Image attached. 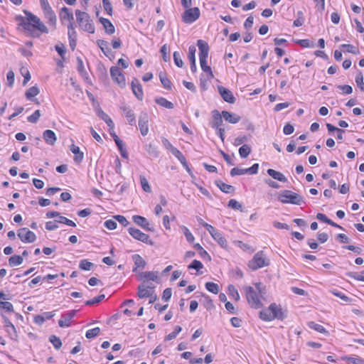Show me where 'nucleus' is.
<instances>
[{"mask_svg": "<svg viewBox=\"0 0 364 364\" xmlns=\"http://www.w3.org/2000/svg\"><path fill=\"white\" fill-rule=\"evenodd\" d=\"M24 13L26 15V20L23 17L20 16L22 21L21 26L26 31L28 32L32 37L38 38L41 33H48V28L38 16L28 11H24Z\"/></svg>", "mask_w": 364, "mask_h": 364, "instance_id": "nucleus-1", "label": "nucleus"}, {"mask_svg": "<svg viewBox=\"0 0 364 364\" xmlns=\"http://www.w3.org/2000/svg\"><path fill=\"white\" fill-rule=\"evenodd\" d=\"M255 286V287L245 286L242 289L245 293L248 304L251 308L257 309L262 306V298L265 292L264 287L260 282L256 283Z\"/></svg>", "mask_w": 364, "mask_h": 364, "instance_id": "nucleus-2", "label": "nucleus"}, {"mask_svg": "<svg viewBox=\"0 0 364 364\" xmlns=\"http://www.w3.org/2000/svg\"><path fill=\"white\" fill-rule=\"evenodd\" d=\"M278 200L282 203H290L298 205L304 203L303 196L289 190L281 191L278 194Z\"/></svg>", "mask_w": 364, "mask_h": 364, "instance_id": "nucleus-3", "label": "nucleus"}, {"mask_svg": "<svg viewBox=\"0 0 364 364\" xmlns=\"http://www.w3.org/2000/svg\"><path fill=\"white\" fill-rule=\"evenodd\" d=\"M76 21L79 26L90 33H95V26L88 14L80 10L75 11Z\"/></svg>", "mask_w": 364, "mask_h": 364, "instance_id": "nucleus-4", "label": "nucleus"}, {"mask_svg": "<svg viewBox=\"0 0 364 364\" xmlns=\"http://www.w3.org/2000/svg\"><path fill=\"white\" fill-rule=\"evenodd\" d=\"M269 264V259L265 257L263 251L257 252L253 258L248 262L247 266L252 271L267 267Z\"/></svg>", "mask_w": 364, "mask_h": 364, "instance_id": "nucleus-5", "label": "nucleus"}, {"mask_svg": "<svg viewBox=\"0 0 364 364\" xmlns=\"http://www.w3.org/2000/svg\"><path fill=\"white\" fill-rule=\"evenodd\" d=\"M128 232L135 240L147 245H154V242L150 239L149 236L142 232L140 230L131 227L128 228Z\"/></svg>", "mask_w": 364, "mask_h": 364, "instance_id": "nucleus-6", "label": "nucleus"}, {"mask_svg": "<svg viewBox=\"0 0 364 364\" xmlns=\"http://www.w3.org/2000/svg\"><path fill=\"white\" fill-rule=\"evenodd\" d=\"M200 17V10L198 7L187 8L182 16V20L186 23H192Z\"/></svg>", "mask_w": 364, "mask_h": 364, "instance_id": "nucleus-7", "label": "nucleus"}, {"mask_svg": "<svg viewBox=\"0 0 364 364\" xmlns=\"http://www.w3.org/2000/svg\"><path fill=\"white\" fill-rule=\"evenodd\" d=\"M17 235L21 242L24 243H32L36 241V235L27 228H22L18 230Z\"/></svg>", "mask_w": 364, "mask_h": 364, "instance_id": "nucleus-8", "label": "nucleus"}, {"mask_svg": "<svg viewBox=\"0 0 364 364\" xmlns=\"http://www.w3.org/2000/svg\"><path fill=\"white\" fill-rule=\"evenodd\" d=\"M110 75L112 80L117 82L121 87H124L126 85L125 77L117 66H113L110 68Z\"/></svg>", "mask_w": 364, "mask_h": 364, "instance_id": "nucleus-9", "label": "nucleus"}, {"mask_svg": "<svg viewBox=\"0 0 364 364\" xmlns=\"http://www.w3.org/2000/svg\"><path fill=\"white\" fill-rule=\"evenodd\" d=\"M132 220L136 225L142 228L144 230L154 232L155 230L154 226L148 222L146 218L135 215L132 216Z\"/></svg>", "mask_w": 364, "mask_h": 364, "instance_id": "nucleus-10", "label": "nucleus"}, {"mask_svg": "<svg viewBox=\"0 0 364 364\" xmlns=\"http://www.w3.org/2000/svg\"><path fill=\"white\" fill-rule=\"evenodd\" d=\"M76 312V310H71L63 313L61 316V318L58 321V325L62 328L70 326V321L75 316Z\"/></svg>", "mask_w": 364, "mask_h": 364, "instance_id": "nucleus-11", "label": "nucleus"}, {"mask_svg": "<svg viewBox=\"0 0 364 364\" xmlns=\"http://www.w3.org/2000/svg\"><path fill=\"white\" fill-rule=\"evenodd\" d=\"M149 115L146 112H141L139 117V127L141 135L146 136L149 132Z\"/></svg>", "mask_w": 364, "mask_h": 364, "instance_id": "nucleus-12", "label": "nucleus"}, {"mask_svg": "<svg viewBox=\"0 0 364 364\" xmlns=\"http://www.w3.org/2000/svg\"><path fill=\"white\" fill-rule=\"evenodd\" d=\"M218 92L220 95L221 97L224 101L233 104L235 102V97H234L232 92L228 90V88L223 86L218 87Z\"/></svg>", "mask_w": 364, "mask_h": 364, "instance_id": "nucleus-13", "label": "nucleus"}, {"mask_svg": "<svg viewBox=\"0 0 364 364\" xmlns=\"http://www.w3.org/2000/svg\"><path fill=\"white\" fill-rule=\"evenodd\" d=\"M132 90L133 94L139 100H142L144 97V92L142 86L137 78H134L131 83Z\"/></svg>", "mask_w": 364, "mask_h": 364, "instance_id": "nucleus-14", "label": "nucleus"}, {"mask_svg": "<svg viewBox=\"0 0 364 364\" xmlns=\"http://www.w3.org/2000/svg\"><path fill=\"white\" fill-rule=\"evenodd\" d=\"M197 46L199 49V60H207L209 52V46L203 40H198Z\"/></svg>", "mask_w": 364, "mask_h": 364, "instance_id": "nucleus-15", "label": "nucleus"}, {"mask_svg": "<svg viewBox=\"0 0 364 364\" xmlns=\"http://www.w3.org/2000/svg\"><path fill=\"white\" fill-rule=\"evenodd\" d=\"M212 114V121L210 122V125L213 129H218L221 127L223 124V112L220 113V112L217 109H215L211 112Z\"/></svg>", "mask_w": 364, "mask_h": 364, "instance_id": "nucleus-16", "label": "nucleus"}, {"mask_svg": "<svg viewBox=\"0 0 364 364\" xmlns=\"http://www.w3.org/2000/svg\"><path fill=\"white\" fill-rule=\"evenodd\" d=\"M45 18L47 19V22L49 25L52 26L53 28H55L57 18L55 12L52 9L51 6L43 10Z\"/></svg>", "mask_w": 364, "mask_h": 364, "instance_id": "nucleus-17", "label": "nucleus"}, {"mask_svg": "<svg viewBox=\"0 0 364 364\" xmlns=\"http://www.w3.org/2000/svg\"><path fill=\"white\" fill-rule=\"evenodd\" d=\"M153 287L150 286H145L144 284H140L138 287L137 296L140 299L151 296L154 291Z\"/></svg>", "mask_w": 364, "mask_h": 364, "instance_id": "nucleus-18", "label": "nucleus"}, {"mask_svg": "<svg viewBox=\"0 0 364 364\" xmlns=\"http://www.w3.org/2000/svg\"><path fill=\"white\" fill-rule=\"evenodd\" d=\"M4 321L5 323L6 331L9 333L10 338L13 340H16L18 336L16 328L14 326V324L6 317H4Z\"/></svg>", "mask_w": 364, "mask_h": 364, "instance_id": "nucleus-19", "label": "nucleus"}, {"mask_svg": "<svg viewBox=\"0 0 364 364\" xmlns=\"http://www.w3.org/2000/svg\"><path fill=\"white\" fill-rule=\"evenodd\" d=\"M269 307L274 319L283 320L285 318L282 308L275 303L271 304Z\"/></svg>", "mask_w": 364, "mask_h": 364, "instance_id": "nucleus-20", "label": "nucleus"}, {"mask_svg": "<svg viewBox=\"0 0 364 364\" xmlns=\"http://www.w3.org/2000/svg\"><path fill=\"white\" fill-rule=\"evenodd\" d=\"M121 109L123 111L129 124L131 125L135 124L136 118L132 109L127 106L121 107Z\"/></svg>", "mask_w": 364, "mask_h": 364, "instance_id": "nucleus-21", "label": "nucleus"}, {"mask_svg": "<svg viewBox=\"0 0 364 364\" xmlns=\"http://www.w3.org/2000/svg\"><path fill=\"white\" fill-rule=\"evenodd\" d=\"M43 137L45 141L50 145H53L57 140L55 132L50 129L45 130L43 133Z\"/></svg>", "mask_w": 364, "mask_h": 364, "instance_id": "nucleus-22", "label": "nucleus"}, {"mask_svg": "<svg viewBox=\"0 0 364 364\" xmlns=\"http://www.w3.org/2000/svg\"><path fill=\"white\" fill-rule=\"evenodd\" d=\"M132 258L134 262L133 272H136L139 268L144 269L145 267L146 262L139 255L135 254L132 255Z\"/></svg>", "mask_w": 364, "mask_h": 364, "instance_id": "nucleus-23", "label": "nucleus"}, {"mask_svg": "<svg viewBox=\"0 0 364 364\" xmlns=\"http://www.w3.org/2000/svg\"><path fill=\"white\" fill-rule=\"evenodd\" d=\"M223 119L231 124H236L240 120V117L235 113L230 112L228 111H222Z\"/></svg>", "mask_w": 364, "mask_h": 364, "instance_id": "nucleus-24", "label": "nucleus"}, {"mask_svg": "<svg viewBox=\"0 0 364 364\" xmlns=\"http://www.w3.org/2000/svg\"><path fill=\"white\" fill-rule=\"evenodd\" d=\"M59 16H60V19L62 22L67 20L69 21V23L70 22H72L74 18L73 13L70 11V10L68 8H67L65 6H64L61 9Z\"/></svg>", "mask_w": 364, "mask_h": 364, "instance_id": "nucleus-25", "label": "nucleus"}, {"mask_svg": "<svg viewBox=\"0 0 364 364\" xmlns=\"http://www.w3.org/2000/svg\"><path fill=\"white\" fill-rule=\"evenodd\" d=\"M100 21L102 24V26L105 30V32L107 34L112 35L114 33V31H115L114 26L109 19L101 17L100 18Z\"/></svg>", "mask_w": 364, "mask_h": 364, "instance_id": "nucleus-26", "label": "nucleus"}, {"mask_svg": "<svg viewBox=\"0 0 364 364\" xmlns=\"http://www.w3.org/2000/svg\"><path fill=\"white\" fill-rule=\"evenodd\" d=\"M267 172L268 175H269L271 177H272L275 180H277L280 182H284V183L287 181V178H286V176L281 172H279V171H275L272 168H269Z\"/></svg>", "mask_w": 364, "mask_h": 364, "instance_id": "nucleus-27", "label": "nucleus"}, {"mask_svg": "<svg viewBox=\"0 0 364 364\" xmlns=\"http://www.w3.org/2000/svg\"><path fill=\"white\" fill-rule=\"evenodd\" d=\"M215 184L220 189L221 191L225 193L234 192L235 188L232 186L226 184L220 180H216Z\"/></svg>", "mask_w": 364, "mask_h": 364, "instance_id": "nucleus-28", "label": "nucleus"}, {"mask_svg": "<svg viewBox=\"0 0 364 364\" xmlns=\"http://www.w3.org/2000/svg\"><path fill=\"white\" fill-rule=\"evenodd\" d=\"M70 150L75 154L74 160L76 163H80L84 157L83 153L80 151L79 146L72 144Z\"/></svg>", "mask_w": 364, "mask_h": 364, "instance_id": "nucleus-29", "label": "nucleus"}, {"mask_svg": "<svg viewBox=\"0 0 364 364\" xmlns=\"http://www.w3.org/2000/svg\"><path fill=\"white\" fill-rule=\"evenodd\" d=\"M98 117L102 119L110 128V129H114V124L112 119L102 109H100L97 112Z\"/></svg>", "mask_w": 364, "mask_h": 364, "instance_id": "nucleus-30", "label": "nucleus"}, {"mask_svg": "<svg viewBox=\"0 0 364 364\" xmlns=\"http://www.w3.org/2000/svg\"><path fill=\"white\" fill-rule=\"evenodd\" d=\"M218 244L223 249L228 248V242L223 234L219 231L213 237Z\"/></svg>", "mask_w": 364, "mask_h": 364, "instance_id": "nucleus-31", "label": "nucleus"}, {"mask_svg": "<svg viewBox=\"0 0 364 364\" xmlns=\"http://www.w3.org/2000/svg\"><path fill=\"white\" fill-rule=\"evenodd\" d=\"M155 102L157 105L167 109H173L174 107L173 104L171 102L167 100L166 98L163 97H156L155 99Z\"/></svg>", "mask_w": 364, "mask_h": 364, "instance_id": "nucleus-32", "label": "nucleus"}, {"mask_svg": "<svg viewBox=\"0 0 364 364\" xmlns=\"http://www.w3.org/2000/svg\"><path fill=\"white\" fill-rule=\"evenodd\" d=\"M271 311L269 310V307L262 310L259 312V318L265 321H270L274 320V317L272 316Z\"/></svg>", "mask_w": 364, "mask_h": 364, "instance_id": "nucleus-33", "label": "nucleus"}, {"mask_svg": "<svg viewBox=\"0 0 364 364\" xmlns=\"http://www.w3.org/2000/svg\"><path fill=\"white\" fill-rule=\"evenodd\" d=\"M140 279L144 280L156 281L158 279L157 272H144L140 274Z\"/></svg>", "mask_w": 364, "mask_h": 364, "instance_id": "nucleus-34", "label": "nucleus"}, {"mask_svg": "<svg viewBox=\"0 0 364 364\" xmlns=\"http://www.w3.org/2000/svg\"><path fill=\"white\" fill-rule=\"evenodd\" d=\"M343 360L352 364H364V359L358 355L345 356Z\"/></svg>", "mask_w": 364, "mask_h": 364, "instance_id": "nucleus-35", "label": "nucleus"}, {"mask_svg": "<svg viewBox=\"0 0 364 364\" xmlns=\"http://www.w3.org/2000/svg\"><path fill=\"white\" fill-rule=\"evenodd\" d=\"M23 258L20 255H13L9 259V264L11 267L18 266L23 263Z\"/></svg>", "mask_w": 364, "mask_h": 364, "instance_id": "nucleus-36", "label": "nucleus"}, {"mask_svg": "<svg viewBox=\"0 0 364 364\" xmlns=\"http://www.w3.org/2000/svg\"><path fill=\"white\" fill-rule=\"evenodd\" d=\"M234 244H235L238 247H240L241 250H242L245 252H249L250 253H252L255 252V249L249 245L248 244L244 243L243 242L240 240H235L234 241Z\"/></svg>", "mask_w": 364, "mask_h": 364, "instance_id": "nucleus-37", "label": "nucleus"}, {"mask_svg": "<svg viewBox=\"0 0 364 364\" xmlns=\"http://www.w3.org/2000/svg\"><path fill=\"white\" fill-rule=\"evenodd\" d=\"M228 294L232 299H235L237 301H239L240 299L238 291L232 284L228 286Z\"/></svg>", "mask_w": 364, "mask_h": 364, "instance_id": "nucleus-38", "label": "nucleus"}, {"mask_svg": "<svg viewBox=\"0 0 364 364\" xmlns=\"http://www.w3.org/2000/svg\"><path fill=\"white\" fill-rule=\"evenodd\" d=\"M180 228L183 231V234H184V235H185V237L186 238V240L189 243L193 242V241L195 240V237L193 235V234L191 233V232L189 230V229L187 227L184 226V225H181Z\"/></svg>", "mask_w": 364, "mask_h": 364, "instance_id": "nucleus-39", "label": "nucleus"}, {"mask_svg": "<svg viewBox=\"0 0 364 364\" xmlns=\"http://www.w3.org/2000/svg\"><path fill=\"white\" fill-rule=\"evenodd\" d=\"M251 152V148L247 144H244L239 149V154L241 158H247Z\"/></svg>", "mask_w": 364, "mask_h": 364, "instance_id": "nucleus-40", "label": "nucleus"}, {"mask_svg": "<svg viewBox=\"0 0 364 364\" xmlns=\"http://www.w3.org/2000/svg\"><path fill=\"white\" fill-rule=\"evenodd\" d=\"M200 64L201 70L203 72L208 73L210 78H213L214 76H213L211 68L207 65V60H200Z\"/></svg>", "mask_w": 364, "mask_h": 364, "instance_id": "nucleus-41", "label": "nucleus"}, {"mask_svg": "<svg viewBox=\"0 0 364 364\" xmlns=\"http://www.w3.org/2000/svg\"><path fill=\"white\" fill-rule=\"evenodd\" d=\"M159 78L161 84L163 85L164 87L166 90H171V81L166 77L165 74L163 73H160L159 74Z\"/></svg>", "mask_w": 364, "mask_h": 364, "instance_id": "nucleus-42", "label": "nucleus"}, {"mask_svg": "<svg viewBox=\"0 0 364 364\" xmlns=\"http://www.w3.org/2000/svg\"><path fill=\"white\" fill-rule=\"evenodd\" d=\"M0 309L4 310L6 312H14V306L13 304L9 301H4L0 300Z\"/></svg>", "mask_w": 364, "mask_h": 364, "instance_id": "nucleus-43", "label": "nucleus"}, {"mask_svg": "<svg viewBox=\"0 0 364 364\" xmlns=\"http://www.w3.org/2000/svg\"><path fill=\"white\" fill-rule=\"evenodd\" d=\"M38 93L39 89L36 86H33L26 92L25 95L28 100H31L32 97L36 96Z\"/></svg>", "mask_w": 364, "mask_h": 364, "instance_id": "nucleus-44", "label": "nucleus"}, {"mask_svg": "<svg viewBox=\"0 0 364 364\" xmlns=\"http://www.w3.org/2000/svg\"><path fill=\"white\" fill-rule=\"evenodd\" d=\"M205 288L208 291L215 294H218L219 291V286L214 282H206Z\"/></svg>", "mask_w": 364, "mask_h": 364, "instance_id": "nucleus-45", "label": "nucleus"}, {"mask_svg": "<svg viewBox=\"0 0 364 364\" xmlns=\"http://www.w3.org/2000/svg\"><path fill=\"white\" fill-rule=\"evenodd\" d=\"M309 326L311 328H312V329H314V330H315V331H318V332H319L321 333H323V334H327L328 333V331L326 330V328L323 326H321V325H320L318 323H316L314 322H310L309 324Z\"/></svg>", "mask_w": 364, "mask_h": 364, "instance_id": "nucleus-46", "label": "nucleus"}, {"mask_svg": "<svg viewBox=\"0 0 364 364\" xmlns=\"http://www.w3.org/2000/svg\"><path fill=\"white\" fill-rule=\"evenodd\" d=\"M92 267H94V264L87 259H82L79 264L80 269L85 271L90 270Z\"/></svg>", "mask_w": 364, "mask_h": 364, "instance_id": "nucleus-47", "label": "nucleus"}, {"mask_svg": "<svg viewBox=\"0 0 364 364\" xmlns=\"http://www.w3.org/2000/svg\"><path fill=\"white\" fill-rule=\"evenodd\" d=\"M140 183L142 189L145 192L150 193L151 191V186H149V182L144 176H140Z\"/></svg>", "mask_w": 364, "mask_h": 364, "instance_id": "nucleus-48", "label": "nucleus"}, {"mask_svg": "<svg viewBox=\"0 0 364 364\" xmlns=\"http://www.w3.org/2000/svg\"><path fill=\"white\" fill-rule=\"evenodd\" d=\"M100 332V328L99 327H95L94 328L90 329L86 331L85 336L88 339L93 338L99 335Z\"/></svg>", "mask_w": 364, "mask_h": 364, "instance_id": "nucleus-49", "label": "nucleus"}, {"mask_svg": "<svg viewBox=\"0 0 364 364\" xmlns=\"http://www.w3.org/2000/svg\"><path fill=\"white\" fill-rule=\"evenodd\" d=\"M55 222L57 223H63V224H65L68 226H71V227H75L76 226V224L71 220L64 217V216H61L60 215L56 220H55Z\"/></svg>", "mask_w": 364, "mask_h": 364, "instance_id": "nucleus-50", "label": "nucleus"}, {"mask_svg": "<svg viewBox=\"0 0 364 364\" xmlns=\"http://www.w3.org/2000/svg\"><path fill=\"white\" fill-rule=\"evenodd\" d=\"M342 48H346V52L357 55L359 53V50L351 44H342L340 46Z\"/></svg>", "mask_w": 364, "mask_h": 364, "instance_id": "nucleus-51", "label": "nucleus"}, {"mask_svg": "<svg viewBox=\"0 0 364 364\" xmlns=\"http://www.w3.org/2000/svg\"><path fill=\"white\" fill-rule=\"evenodd\" d=\"M182 331V328L179 326H176L174 328V330L173 332L170 333L165 337V341H171L174 339L177 335Z\"/></svg>", "mask_w": 364, "mask_h": 364, "instance_id": "nucleus-52", "label": "nucleus"}, {"mask_svg": "<svg viewBox=\"0 0 364 364\" xmlns=\"http://www.w3.org/2000/svg\"><path fill=\"white\" fill-rule=\"evenodd\" d=\"M355 81L358 85V87L364 92V82H363V75L361 71H359V73L355 76Z\"/></svg>", "mask_w": 364, "mask_h": 364, "instance_id": "nucleus-53", "label": "nucleus"}, {"mask_svg": "<svg viewBox=\"0 0 364 364\" xmlns=\"http://www.w3.org/2000/svg\"><path fill=\"white\" fill-rule=\"evenodd\" d=\"M49 341L53 345L55 349H59L62 346L61 340L55 335H51Z\"/></svg>", "mask_w": 364, "mask_h": 364, "instance_id": "nucleus-54", "label": "nucleus"}, {"mask_svg": "<svg viewBox=\"0 0 364 364\" xmlns=\"http://www.w3.org/2000/svg\"><path fill=\"white\" fill-rule=\"evenodd\" d=\"M173 58L175 65L178 68H182L183 65V62L181 58L180 53L178 51H175L173 54Z\"/></svg>", "mask_w": 364, "mask_h": 364, "instance_id": "nucleus-55", "label": "nucleus"}, {"mask_svg": "<svg viewBox=\"0 0 364 364\" xmlns=\"http://www.w3.org/2000/svg\"><path fill=\"white\" fill-rule=\"evenodd\" d=\"M296 43L303 48H314L315 46V43L309 39L298 40Z\"/></svg>", "mask_w": 364, "mask_h": 364, "instance_id": "nucleus-56", "label": "nucleus"}, {"mask_svg": "<svg viewBox=\"0 0 364 364\" xmlns=\"http://www.w3.org/2000/svg\"><path fill=\"white\" fill-rule=\"evenodd\" d=\"M105 294H100V295L93 298L92 299L87 300V301H85V305L92 306V305L98 304L100 301H102L105 299Z\"/></svg>", "mask_w": 364, "mask_h": 364, "instance_id": "nucleus-57", "label": "nucleus"}, {"mask_svg": "<svg viewBox=\"0 0 364 364\" xmlns=\"http://www.w3.org/2000/svg\"><path fill=\"white\" fill-rule=\"evenodd\" d=\"M298 18L294 21L293 26L295 27H299L303 25L304 23V18L303 17V12L298 11L297 12Z\"/></svg>", "mask_w": 364, "mask_h": 364, "instance_id": "nucleus-58", "label": "nucleus"}, {"mask_svg": "<svg viewBox=\"0 0 364 364\" xmlns=\"http://www.w3.org/2000/svg\"><path fill=\"white\" fill-rule=\"evenodd\" d=\"M68 38L69 39H76L77 33H76V31H75L73 22H70L68 25Z\"/></svg>", "mask_w": 364, "mask_h": 364, "instance_id": "nucleus-59", "label": "nucleus"}, {"mask_svg": "<svg viewBox=\"0 0 364 364\" xmlns=\"http://www.w3.org/2000/svg\"><path fill=\"white\" fill-rule=\"evenodd\" d=\"M171 154L176 157L178 159V160L181 162V163H185V160H186V158L185 156H183V154L181 153V151H179L177 148L176 149H173V151L171 152Z\"/></svg>", "mask_w": 364, "mask_h": 364, "instance_id": "nucleus-60", "label": "nucleus"}, {"mask_svg": "<svg viewBox=\"0 0 364 364\" xmlns=\"http://www.w3.org/2000/svg\"><path fill=\"white\" fill-rule=\"evenodd\" d=\"M14 73L9 70L6 74V84L9 87H12L14 84Z\"/></svg>", "mask_w": 364, "mask_h": 364, "instance_id": "nucleus-61", "label": "nucleus"}, {"mask_svg": "<svg viewBox=\"0 0 364 364\" xmlns=\"http://www.w3.org/2000/svg\"><path fill=\"white\" fill-rule=\"evenodd\" d=\"M196 48L195 46H191L188 48V60L190 63L196 62Z\"/></svg>", "mask_w": 364, "mask_h": 364, "instance_id": "nucleus-62", "label": "nucleus"}, {"mask_svg": "<svg viewBox=\"0 0 364 364\" xmlns=\"http://www.w3.org/2000/svg\"><path fill=\"white\" fill-rule=\"evenodd\" d=\"M146 151L151 156L154 157H158L159 155L157 148L151 144L147 146Z\"/></svg>", "mask_w": 364, "mask_h": 364, "instance_id": "nucleus-63", "label": "nucleus"}, {"mask_svg": "<svg viewBox=\"0 0 364 364\" xmlns=\"http://www.w3.org/2000/svg\"><path fill=\"white\" fill-rule=\"evenodd\" d=\"M188 269H196L197 271H199L200 269H201L203 267V264L201 263V262L197 260V259H194L193 260V262L188 265Z\"/></svg>", "mask_w": 364, "mask_h": 364, "instance_id": "nucleus-64", "label": "nucleus"}]
</instances>
